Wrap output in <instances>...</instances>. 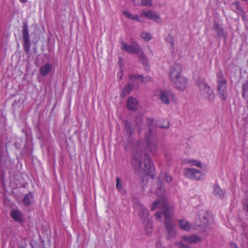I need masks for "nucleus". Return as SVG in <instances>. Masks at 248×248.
<instances>
[{"label":"nucleus","mask_w":248,"mask_h":248,"mask_svg":"<svg viewBox=\"0 0 248 248\" xmlns=\"http://www.w3.org/2000/svg\"><path fill=\"white\" fill-rule=\"evenodd\" d=\"M158 211L155 213V217L157 219L161 220L162 217H164V224L166 231V239L168 240L171 239L176 235V231L175 230V226L174 222L173 221L171 216L173 215L174 210L172 207H170L169 204H167L165 201H163L160 205L159 204L156 209Z\"/></svg>","instance_id":"obj_1"},{"label":"nucleus","mask_w":248,"mask_h":248,"mask_svg":"<svg viewBox=\"0 0 248 248\" xmlns=\"http://www.w3.org/2000/svg\"><path fill=\"white\" fill-rule=\"evenodd\" d=\"M132 163L136 169L141 170L146 175L153 178L155 168L148 155L137 152L134 155Z\"/></svg>","instance_id":"obj_2"},{"label":"nucleus","mask_w":248,"mask_h":248,"mask_svg":"<svg viewBox=\"0 0 248 248\" xmlns=\"http://www.w3.org/2000/svg\"><path fill=\"white\" fill-rule=\"evenodd\" d=\"M164 180L168 183H170L172 180V177L170 175L165 173H161L160 175L157 180L155 189V194L157 199L151 205V210L152 211L156 209L158 204H159L160 205L163 201H165V202L168 204L166 196V190L164 185L163 184Z\"/></svg>","instance_id":"obj_3"},{"label":"nucleus","mask_w":248,"mask_h":248,"mask_svg":"<svg viewBox=\"0 0 248 248\" xmlns=\"http://www.w3.org/2000/svg\"><path fill=\"white\" fill-rule=\"evenodd\" d=\"M130 43V45H129L122 42L121 46L122 50L128 53L138 54L139 59L142 61L145 70L148 71L149 70L148 61L140 45L133 39H131Z\"/></svg>","instance_id":"obj_4"},{"label":"nucleus","mask_w":248,"mask_h":248,"mask_svg":"<svg viewBox=\"0 0 248 248\" xmlns=\"http://www.w3.org/2000/svg\"><path fill=\"white\" fill-rule=\"evenodd\" d=\"M139 216L142 222L145 232L147 234H150L153 231V224L150 214L148 209L143 206L140 207Z\"/></svg>","instance_id":"obj_5"},{"label":"nucleus","mask_w":248,"mask_h":248,"mask_svg":"<svg viewBox=\"0 0 248 248\" xmlns=\"http://www.w3.org/2000/svg\"><path fill=\"white\" fill-rule=\"evenodd\" d=\"M130 79L132 83V84H128L125 87L123 90L121 96L124 97L126 94L129 93L130 90H131L133 87H138L140 82H147L151 80V77H146L143 78L142 75H132L129 76Z\"/></svg>","instance_id":"obj_6"},{"label":"nucleus","mask_w":248,"mask_h":248,"mask_svg":"<svg viewBox=\"0 0 248 248\" xmlns=\"http://www.w3.org/2000/svg\"><path fill=\"white\" fill-rule=\"evenodd\" d=\"M155 95L158 96L162 103L165 105H168L172 102H177L176 96L168 90L157 89L155 91Z\"/></svg>","instance_id":"obj_7"},{"label":"nucleus","mask_w":248,"mask_h":248,"mask_svg":"<svg viewBox=\"0 0 248 248\" xmlns=\"http://www.w3.org/2000/svg\"><path fill=\"white\" fill-rule=\"evenodd\" d=\"M217 91L219 97L222 100H225L227 98V81L224 77L222 72L217 74Z\"/></svg>","instance_id":"obj_8"},{"label":"nucleus","mask_w":248,"mask_h":248,"mask_svg":"<svg viewBox=\"0 0 248 248\" xmlns=\"http://www.w3.org/2000/svg\"><path fill=\"white\" fill-rule=\"evenodd\" d=\"M184 174L187 178L195 181L202 180L205 176L202 170L191 167L185 168L184 169Z\"/></svg>","instance_id":"obj_9"},{"label":"nucleus","mask_w":248,"mask_h":248,"mask_svg":"<svg viewBox=\"0 0 248 248\" xmlns=\"http://www.w3.org/2000/svg\"><path fill=\"white\" fill-rule=\"evenodd\" d=\"M201 95L209 101H213L215 98V94L212 89L203 81L198 83Z\"/></svg>","instance_id":"obj_10"},{"label":"nucleus","mask_w":248,"mask_h":248,"mask_svg":"<svg viewBox=\"0 0 248 248\" xmlns=\"http://www.w3.org/2000/svg\"><path fill=\"white\" fill-rule=\"evenodd\" d=\"M145 138L148 150L151 154H155L157 151V142L151 130H149V133L146 135Z\"/></svg>","instance_id":"obj_11"},{"label":"nucleus","mask_w":248,"mask_h":248,"mask_svg":"<svg viewBox=\"0 0 248 248\" xmlns=\"http://www.w3.org/2000/svg\"><path fill=\"white\" fill-rule=\"evenodd\" d=\"M140 17H145L156 23H160L161 21L160 15L149 9L142 10L140 12Z\"/></svg>","instance_id":"obj_12"},{"label":"nucleus","mask_w":248,"mask_h":248,"mask_svg":"<svg viewBox=\"0 0 248 248\" xmlns=\"http://www.w3.org/2000/svg\"><path fill=\"white\" fill-rule=\"evenodd\" d=\"M208 214L205 211H202L200 214L199 220L197 221V225L200 228L199 231L204 232L209 225Z\"/></svg>","instance_id":"obj_13"},{"label":"nucleus","mask_w":248,"mask_h":248,"mask_svg":"<svg viewBox=\"0 0 248 248\" xmlns=\"http://www.w3.org/2000/svg\"><path fill=\"white\" fill-rule=\"evenodd\" d=\"M181 71L182 69L180 65L174 64L171 66L170 76L172 82L183 77L181 75Z\"/></svg>","instance_id":"obj_14"},{"label":"nucleus","mask_w":248,"mask_h":248,"mask_svg":"<svg viewBox=\"0 0 248 248\" xmlns=\"http://www.w3.org/2000/svg\"><path fill=\"white\" fill-rule=\"evenodd\" d=\"M182 162L183 164H188L191 166L197 167L202 171H205L206 169V165L202 163L200 160L186 158L183 159Z\"/></svg>","instance_id":"obj_15"},{"label":"nucleus","mask_w":248,"mask_h":248,"mask_svg":"<svg viewBox=\"0 0 248 248\" xmlns=\"http://www.w3.org/2000/svg\"><path fill=\"white\" fill-rule=\"evenodd\" d=\"M22 35L24 47L26 51L29 50L30 46V41L28 27L27 24H24L23 26Z\"/></svg>","instance_id":"obj_16"},{"label":"nucleus","mask_w":248,"mask_h":248,"mask_svg":"<svg viewBox=\"0 0 248 248\" xmlns=\"http://www.w3.org/2000/svg\"><path fill=\"white\" fill-rule=\"evenodd\" d=\"M172 82L175 87L180 90L184 91L187 87V79L184 77H180Z\"/></svg>","instance_id":"obj_17"},{"label":"nucleus","mask_w":248,"mask_h":248,"mask_svg":"<svg viewBox=\"0 0 248 248\" xmlns=\"http://www.w3.org/2000/svg\"><path fill=\"white\" fill-rule=\"evenodd\" d=\"M11 217L18 223H21L23 220V214L18 209H13L10 213Z\"/></svg>","instance_id":"obj_18"},{"label":"nucleus","mask_w":248,"mask_h":248,"mask_svg":"<svg viewBox=\"0 0 248 248\" xmlns=\"http://www.w3.org/2000/svg\"><path fill=\"white\" fill-rule=\"evenodd\" d=\"M53 69V66L49 63H46L42 66L40 69L41 74L43 76H47Z\"/></svg>","instance_id":"obj_19"},{"label":"nucleus","mask_w":248,"mask_h":248,"mask_svg":"<svg viewBox=\"0 0 248 248\" xmlns=\"http://www.w3.org/2000/svg\"><path fill=\"white\" fill-rule=\"evenodd\" d=\"M183 240L187 243H196L201 241L202 239L200 236L196 235L189 236H184Z\"/></svg>","instance_id":"obj_20"},{"label":"nucleus","mask_w":248,"mask_h":248,"mask_svg":"<svg viewBox=\"0 0 248 248\" xmlns=\"http://www.w3.org/2000/svg\"><path fill=\"white\" fill-rule=\"evenodd\" d=\"M124 15L127 18L129 19H132L137 21L139 22H143V20L142 17H140V15H132L131 13L127 11H124L123 12Z\"/></svg>","instance_id":"obj_21"},{"label":"nucleus","mask_w":248,"mask_h":248,"mask_svg":"<svg viewBox=\"0 0 248 248\" xmlns=\"http://www.w3.org/2000/svg\"><path fill=\"white\" fill-rule=\"evenodd\" d=\"M179 227L183 230L188 231L192 229L190 223L185 219H180L178 221Z\"/></svg>","instance_id":"obj_22"},{"label":"nucleus","mask_w":248,"mask_h":248,"mask_svg":"<svg viewBox=\"0 0 248 248\" xmlns=\"http://www.w3.org/2000/svg\"><path fill=\"white\" fill-rule=\"evenodd\" d=\"M213 194L215 196L219 198H223L225 195V191L222 189L218 185L213 186Z\"/></svg>","instance_id":"obj_23"},{"label":"nucleus","mask_w":248,"mask_h":248,"mask_svg":"<svg viewBox=\"0 0 248 248\" xmlns=\"http://www.w3.org/2000/svg\"><path fill=\"white\" fill-rule=\"evenodd\" d=\"M127 105L129 109L135 110L137 108L138 101L135 98L130 97L127 101Z\"/></svg>","instance_id":"obj_24"},{"label":"nucleus","mask_w":248,"mask_h":248,"mask_svg":"<svg viewBox=\"0 0 248 248\" xmlns=\"http://www.w3.org/2000/svg\"><path fill=\"white\" fill-rule=\"evenodd\" d=\"M232 9L238 15H243V11L239 2H235L232 4Z\"/></svg>","instance_id":"obj_25"},{"label":"nucleus","mask_w":248,"mask_h":248,"mask_svg":"<svg viewBox=\"0 0 248 248\" xmlns=\"http://www.w3.org/2000/svg\"><path fill=\"white\" fill-rule=\"evenodd\" d=\"M33 199V195L31 193H29V194L26 195L23 199V202L25 205H29Z\"/></svg>","instance_id":"obj_26"},{"label":"nucleus","mask_w":248,"mask_h":248,"mask_svg":"<svg viewBox=\"0 0 248 248\" xmlns=\"http://www.w3.org/2000/svg\"><path fill=\"white\" fill-rule=\"evenodd\" d=\"M140 36L146 42H149L152 38V35L147 31L142 32Z\"/></svg>","instance_id":"obj_27"},{"label":"nucleus","mask_w":248,"mask_h":248,"mask_svg":"<svg viewBox=\"0 0 248 248\" xmlns=\"http://www.w3.org/2000/svg\"><path fill=\"white\" fill-rule=\"evenodd\" d=\"M248 93V81L245 82L243 87V96H245Z\"/></svg>","instance_id":"obj_28"},{"label":"nucleus","mask_w":248,"mask_h":248,"mask_svg":"<svg viewBox=\"0 0 248 248\" xmlns=\"http://www.w3.org/2000/svg\"><path fill=\"white\" fill-rule=\"evenodd\" d=\"M153 4V0H142V6L151 7Z\"/></svg>","instance_id":"obj_29"},{"label":"nucleus","mask_w":248,"mask_h":248,"mask_svg":"<svg viewBox=\"0 0 248 248\" xmlns=\"http://www.w3.org/2000/svg\"><path fill=\"white\" fill-rule=\"evenodd\" d=\"M175 245L178 248H189V246L188 245H186L182 242H176Z\"/></svg>","instance_id":"obj_30"},{"label":"nucleus","mask_w":248,"mask_h":248,"mask_svg":"<svg viewBox=\"0 0 248 248\" xmlns=\"http://www.w3.org/2000/svg\"><path fill=\"white\" fill-rule=\"evenodd\" d=\"M116 187L119 191H121L122 189V186L120 183V179L119 177L116 178Z\"/></svg>","instance_id":"obj_31"},{"label":"nucleus","mask_w":248,"mask_h":248,"mask_svg":"<svg viewBox=\"0 0 248 248\" xmlns=\"http://www.w3.org/2000/svg\"><path fill=\"white\" fill-rule=\"evenodd\" d=\"M134 4L137 6H142V0H133Z\"/></svg>","instance_id":"obj_32"},{"label":"nucleus","mask_w":248,"mask_h":248,"mask_svg":"<svg viewBox=\"0 0 248 248\" xmlns=\"http://www.w3.org/2000/svg\"><path fill=\"white\" fill-rule=\"evenodd\" d=\"M244 209L248 212V199H246L243 202Z\"/></svg>","instance_id":"obj_33"},{"label":"nucleus","mask_w":248,"mask_h":248,"mask_svg":"<svg viewBox=\"0 0 248 248\" xmlns=\"http://www.w3.org/2000/svg\"><path fill=\"white\" fill-rule=\"evenodd\" d=\"M167 41L170 44L171 46L170 48L173 49V39L172 36H169L167 38Z\"/></svg>","instance_id":"obj_34"},{"label":"nucleus","mask_w":248,"mask_h":248,"mask_svg":"<svg viewBox=\"0 0 248 248\" xmlns=\"http://www.w3.org/2000/svg\"><path fill=\"white\" fill-rule=\"evenodd\" d=\"M123 72L122 71H120L118 72L117 77L119 79H121L123 76Z\"/></svg>","instance_id":"obj_35"},{"label":"nucleus","mask_w":248,"mask_h":248,"mask_svg":"<svg viewBox=\"0 0 248 248\" xmlns=\"http://www.w3.org/2000/svg\"><path fill=\"white\" fill-rule=\"evenodd\" d=\"M166 124L165 125H161V124H158V126H159V127H163V128H167L169 127V124H168V122H166Z\"/></svg>","instance_id":"obj_36"},{"label":"nucleus","mask_w":248,"mask_h":248,"mask_svg":"<svg viewBox=\"0 0 248 248\" xmlns=\"http://www.w3.org/2000/svg\"><path fill=\"white\" fill-rule=\"evenodd\" d=\"M161 246V242L160 241H157L156 243V248H160Z\"/></svg>","instance_id":"obj_37"},{"label":"nucleus","mask_w":248,"mask_h":248,"mask_svg":"<svg viewBox=\"0 0 248 248\" xmlns=\"http://www.w3.org/2000/svg\"><path fill=\"white\" fill-rule=\"evenodd\" d=\"M147 120L148 123H149V124H152L154 121L153 119H152L151 118H148Z\"/></svg>","instance_id":"obj_38"},{"label":"nucleus","mask_w":248,"mask_h":248,"mask_svg":"<svg viewBox=\"0 0 248 248\" xmlns=\"http://www.w3.org/2000/svg\"><path fill=\"white\" fill-rule=\"evenodd\" d=\"M231 248H238L236 245L234 243L231 244Z\"/></svg>","instance_id":"obj_39"},{"label":"nucleus","mask_w":248,"mask_h":248,"mask_svg":"<svg viewBox=\"0 0 248 248\" xmlns=\"http://www.w3.org/2000/svg\"><path fill=\"white\" fill-rule=\"evenodd\" d=\"M28 0H20V2L22 3H26L27 2Z\"/></svg>","instance_id":"obj_40"}]
</instances>
